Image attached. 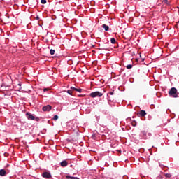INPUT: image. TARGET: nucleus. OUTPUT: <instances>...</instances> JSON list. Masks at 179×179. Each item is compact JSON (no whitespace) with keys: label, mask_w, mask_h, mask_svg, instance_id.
I'll use <instances>...</instances> for the list:
<instances>
[{"label":"nucleus","mask_w":179,"mask_h":179,"mask_svg":"<svg viewBox=\"0 0 179 179\" xmlns=\"http://www.w3.org/2000/svg\"><path fill=\"white\" fill-rule=\"evenodd\" d=\"M82 89L80 88H76V92H78V93H82Z\"/></svg>","instance_id":"obj_20"},{"label":"nucleus","mask_w":179,"mask_h":179,"mask_svg":"<svg viewBox=\"0 0 179 179\" xmlns=\"http://www.w3.org/2000/svg\"><path fill=\"white\" fill-rule=\"evenodd\" d=\"M166 113L169 114V113H171V110H170V109H167Z\"/></svg>","instance_id":"obj_30"},{"label":"nucleus","mask_w":179,"mask_h":179,"mask_svg":"<svg viewBox=\"0 0 179 179\" xmlns=\"http://www.w3.org/2000/svg\"><path fill=\"white\" fill-rule=\"evenodd\" d=\"M165 177H166V178H170V177H171V174H170V173H166V174H165Z\"/></svg>","instance_id":"obj_19"},{"label":"nucleus","mask_w":179,"mask_h":179,"mask_svg":"<svg viewBox=\"0 0 179 179\" xmlns=\"http://www.w3.org/2000/svg\"><path fill=\"white\" fill-rule=\"evenodd\" d=\"M36 20H40V17H39L38 15H36Z\"/></svg>","instance_id":"obj_27"},{"label":"nucleus","mask_w":179,"mask_h":179,"mask_svg":"<svg viewBox=\"0 0 179 179\" xmlns=\"http://www.w3.org/2000/svg\"><path fill=\"white\" fill-rule=\"evenodd\" d=\"M42 177L43 178H47V179H50L51 178L52 176L51 175V173L50 171H44L43 173H42Z\"/></svg>","instance_id":"obj_3"},{"label":"nucleus","mask_w":179,"mask_h":179,"mask_svg":"<svg viewBox=\"0 0 179 179\" xmlns=\"http://www.w3.org/2000/svg\"><path fill=\"white\" fill-rule=\"evenodd\" d=\"M25 115L27 120H31V121H34V120H36L34 115L31 114L30 112H27Z\"/></svg>","instance_id":"obj_4"},{"label":"nucleus","mask_w":179,"mask_h":179,"mask_svg":"<svg viewBox=\"0 0 179 179\" xmlns=\"http://www.w3.org/2000/svg\"><path fill=\"white\" fill-rule=\"evenodd\" d=\"M49 89L48 88H44L43 92H48Z\"/></svg>","instance_id":"obj_28"},{"label":"nucleus","mask_w":179,"mask_h":179,"mask_svg":"<svg viewBox=\"0 0 179 179\" xmlns=\"http://www.w3.org/2000/svg\"><path fill=\"white\" fill-rule=\"evenodd\" d=\"M66 178H67V179H80V178H78V177L71 176H69V175L66 176Z\"/></svg>","instance_id":"obj_11"},{"label":"nucleus","mask_w":179,"mask_h":179,"mask_svg":"<svg viewBox=\"0 0 179 179\" xmlns=\"http://www.w3.org/2000/svg\"><path fill=\"white\" fill-rule=\"evenodd\" d=\"M105 44H108V41H107V43H105Z\"/></svg>","instance_id":"obj_37"},{"label":"nucleus","mask_w":179,"mask_h":179,"mask_svg":"<svg viewBox=\"0 0 179 179\" xmlns=\"http://www.w3.org/2000/svg\"><path fill=\"white\" fill-rule=\"evenodd\" d=\"M70 90H71V92H76V87H70Z\"/></svg>","instance_id":"obj_17"},{"label":"nucleus","mask_w":179,"mask_h":179,"mask_svg":"<svg viewBox=\"0 0 179 179\" xmlns=\"http://www.w3.org/2000/svg\"><path fill=\"white\" fill-rule=\"evenodd\" d=\"M138 115H140V117H145V115H146V111L141 110H140Z\"/></svg>","instance_id":"obj_10"},{"label":"nucleus","mask_w":179,"mask_h":179,"mask_svg":"<svg viewBox=\"0 0 179 179\" xmlns=\"http://www.w3.org/2000/svg\"><path fill=\"white\" fill-rule=\"evenodd\" d=\"M38 26H40L41 27H43V25H41V24L38 23Z\"/></svg>","instance_id":"obj_35"},{"label":"nucleus","mask_w":179,"mask_h":179,"mask_svg":"<svg viewBox=\"0 0 179 179\" xmlns=\"http://www.w3.org/2000/svg\"><path fill=\"white\" fill-rule=\"evenodd\" d=\"M141 134L143 135V136H146V131H141Z\"/></svg>","instance_id":"obj_22"},{"label":"nucleus","mask_w":179,"mask_h":179,"mask_svg":"<svg viewBox=\"0 0 179 179\" xmlns=\"http://www.w3.org/2000/svg\"><path fill=\"white\" fill-rule=\"evenodd\" d=\"M47 34H48V31L47 32Z\"/></svg>","instance_id":"obj_44"},{"label":"nucleus","mask_w":179,"mask_h":179,"mask_svg":"<svg viewBox=\"0 0 179 179\" xmlns=\"http://www.w3.org/2000/svg\"><path fill=\"white\" fill-rule=\"evenodd\" d=\"M149 151H150V149H148Z\"/></svg>","instance_id":"obj_42"},{"label":"nucleus","mask_w":179,"mask_h":179,"mask_svg":"<svg viewBox=\"0 0 179 179\" xmlns=\"http://www.w3.org/2000/svg\"><path fill=\"white\" fill-rule=\"evenodd\" d=\"M109 94H110V96H113V95H114V91H110V92H109Z\"/></svg>","instance_id":"obj_24"},{"label":"nucleus","mask_w":179,"mask_h":179,"mask_svg":"<svg viewBox=\"0 0 179 179\" xmlns=\"http://www.w3.org/2000/svg\"><path fill=\"white\" fill-rule=\"evenodd\" d=\"M132 64H128L127 66H126V68H127V69H132Z\"/></svg>","instance_id":"obj_16"},{"label":"nucleus","mask_w":179,"mask_h":179,"mask_svg":"<svg viewBox=\"0 0 179 179\" xmlns=\"http://www.w3.org/2000/svg\"><path fill=\"white\" fill-rule=\"evenodd\" d=\"M94 136V134H92V137Z\"/></svg>","instance_id":"obj_41"},{"label":"nucleus","mask_w":179,"mask_h":179,"mask_svg":"<svg viewBox=\"0 0 179 179\" xmlns=\"http://www.w3.org/2000/svg\"><path fill=\"white\" fill-rule=\"evenodd\" d=\"M72 90H68L67 91H66V93H68V94H69L70 96H72Z\"/></svg>","instance_id":"obj_15"},{"label":"nucleus","mask_w":179,"mask_h":179,"mask_svg":"<svg viewBox=\"0 0 179 179\" xmlns=\"http://www.w3.org/2000/svg\"><path fill=\"white\" fill-rule=\"evenodd\" d=\"M110 43H111V44H115V43H117V41L115 40V38H112L110 39Z\"/></svg>","instance_id":"obj_12"},{"label":"nucleus","mask_w":179,"mask_h":179,"mask_svg":"<svg viewBox=\"0 0 179 179\" xmlns=\"http://www.w3.org/2000/svg\"><path fill=\"white\" fill-rule=\"evenodd\" d=\"M150 118H152V116L148 117V120H150Z\"/></svg>","instance_id":"obj_36"},{"label":"nucleus","mask_w":179,"mask_h":179,"mask_svg":"<svg viewBox=\"0 0 179 179\" xmlns=\"http://www.w3.org/2000/svg\"><path fill=\"white\" fill-rule=\"evenodd\" d=\"M169 94L170 97H173V99H177L178 97V92L177 88L173 87L169 91Z\"/></svg>","instance_id":"obj_1"},{"label":"nucleus","mask_w":179,"mask_h":179,"mask_svg":"<svg viewBox=\"0 0 179 179\" xmlns=\"http://www.w3.org/2000/svg\"><path fill=\"white\" fill-rule=\"evenodd\" d=\"M52 106L51 105H46L42 108L43 111H51Z\"/></svg>","instance_id":"obj_5"},{"label":"nucleus","mask_w":179,"mask_h":179,"mask_svg":"<svg viewBox=\"0 0 179 179\" xmlns=\"http://www.w3.org/2000/svg\"><path fill=\"white\" fill-rule=\"evenodd\" d=\"M58 118H59V117H58L57 115H55L53 117V120H54L55 121H57V120H58Z\"/></svg>","instance_id":"obj_21"},{"label":"nucleus","mask_w":179,"mask_h":179,"mask_svg":"<svg viewBox=\"0 0 179 179\" xmlns=\"http://www.w3.org/2000/svg\"><path fill=\"white\" fill-rule=\"evenodd\" d=\"M18 86H21V85H20V84H18Z\"/></svg>","instance_id":"obj_39"},{"label":"nucleus","mask_w":179,"mask_h":179,"mask_svg":"<svg viewBox=\"0 0 179 179\" xmlns=\"http://www.w3.org/2000/svg\"><path fill=\"white\" fill-rule=\"evenodd\" d=\"M101 27L104 29L105 31H108V30H110V27L106 24H102Z\"/></svg>","instance_id":"obj_9"},{"label":"nucleus","mask_w":179,"mask_h":179,"mask_svg":"<svg viewBox=\"0 0 179 179\" xmlns=\"http://www.w3.org/2000/svg\"><path fill=\"white\" fill-rule=\"evenodd\" d=\"M95 117H96V120H99V116H97V115H96Z\"/></svg>","instance_id":"obj_34"},{"label":"nucleus","mask_w":179,"mask_h":179,"mask_svg":"<svg viewBox=\"0 0 179 179\" xmlns=\"http://www.w3.org/2000/svg\"><path fill=\"white\" fill-rule=\"evenodd\" d=\"M151 108L152 109L155 108V105H151Z\"/></svg>","instance_id":"obj_32"},{"label":"nucleus","mask_w":179,"mask_h":179,"mask_svg":"<svg viewBox=\"0 0 179 179\" xmlns=\"http://www.w3.org/2000/svg\"><path fill=\"white\" fill-rule=\"evenodd\" d=\"M110 101H111V99L108 100V103L109 104V106H111V103H110Z\"/></svg>","instance_id":"obj_29"},{"label":"nucleus","mask_w":179,"mask_h":179,"mask_svg":"<svg viewBox=\"0 0 179 179\" xmlns=\"http://www.w3.org/2000/svg\"><path fill=\"white\" fill-rule=\"evenodd\" d=\"M171 118H176V114L173 113L171 115Z\"/></svg>","instance_id":"obj_25"},{"label":"nucleus","mask_w":179,"mask_h":179,"mask_svg":"<svg viewBox=\"0 0 179 179\" xmlns=\"http://www.w3.org/2000/svg\"><path fill=\"white\" fill-rule=\"evenodd\" d=\"M50 55H54V54H55V50L50 49Z\"/></svg>","instance_id":"obj_13"},{"label":"nucleus","mask_w":179,"mask_h":179,"mask_svg":"<svg viewBox=\"0 0 179 179\" xmlns=\"http://www.w3.org/2000/svg\"><path fill=\"white\" fill-rule=\"evenodd\" d=\"M129 82H130L131 83H134V78H130Z\"/></svg>","instance_id":"obj_23"},{"label":"nucleus","mask_w":179,"mask_h":179,"mask_svg":"<svg viewBox=\"0 0 179 179\" xmlns=\"http://www.w3.org/2000/svg\"><path fill=\"white\" fill-rule=\"evenodd\" d=\"M41 3L45 5V3H47V0H41Z\"/></svg>","instance_id":"obj_18"},{"label":"nucleus","mask_w":179,"mask_h":179,"mask_svg":"<svg viewBox=\"0 0 179 179\" xmlns=\"http://www.w3.org/2000/svg\"><path fill=\"white\" fill-rule=\"evenodd\" d=\"M90 97H92V99H94L95 97H101L103 96V93L96 91L91 92L90 94Z\"/></svg>","instance_id":"obj_2"},{"label":"nucleus","mask_w":179,"mask_h":179,"mask_svg":"<svg viewBox=\"0 0 179 179\" xmlns=\"http://www.w3.org/2000/svg\"><path fill=\"white\" fill-rule=\"evenodd\" d=\"M126 121H131V125L132 127H136L137 123H136V120H132V119H131V117H128Z\"/></svg>","instance_id":"obj_6"},{"label":"nucleus","mask_w":179,"mask_h":179,"mask_svg":"<svg viewBox=\"0 0 179 179\" xmlns=\"http://www.w3.org/2000/svg\"><path fill=\"white\" fill-rule=\"evenodd\" d=\"M157 150V148H155V151Z\"/></svg>","instance_id":"obj_40"},{"label":"nucleus","mask_w":179,"mask_h":179,"mask_svg":"<svg viewBox=\"0 0 179 179\" xmlns=\"http://www.w3.org/2000/svg\"><path fill=\"white\" fill-rule=\"evenodd\" d=\"M62 167H66L68 166V162L66 160H63L59 163Z\"/></svg>","instance_id":"obj_7"},{"label":"nucleus","mask_w":179,"mask_h":179,"mask_svg":"<svg viewBox=\"0 0 179 179\" xmlns=\"http://www.w3.org/2000/svg\"><path fill=\"white\" fill-rule=\"evenodd\" d=\"M1 177H5L6 176V171L5 169H0Z\"/></svg>","instance_id":"obj_8"},{"label":"nucleus","mask_w":179,"mask_h":179,"mask_svg":"<svg viewBox=\"0 0 179 179\" xmlns=\"http://www.w3.org/2000/svg\"><path fill=\"white\" fill-rule=\"evenodd\" d=\"M139 152H140L141 153H142V152H145V149L141 148V149L139 150Z\"/></svg>","instance_id":"obj_26"},{"label":"nucleus","mask_w":179,"mask_h":179,"mask_svg":"<svg viewBox=\"0 0 179 179\" xmlns=\"http://www.w3.org/2000/svg\"><path fill=\"white\" fill-rule=\"evenodd\" d=\"M162 3H165L166 5H170V2H169V0H163Z\"/></svg>","instance_id":"obj_14"},{"label":"nucleus","mask_w":179,"mask_h":179,"mask_svg":"<svg viewBox=\"0 0 179 179\" xmlns=\"http://www.w3.org/2000/svg\"><path fill=\"white\" fill-rule=\"evenodd\" d=\"M99 50H107L106 48H99Z\"/></svg>","instance_id":"obj_31"},{"label":"nucleus","mask_w":179,"mask_h":179,"mask_svg":"<svg viewBox=\"0 0 179 179\" xmlns=\"http://www.w3.org/2000/svg\"><path fill=\"white\" fill-rule=\"evenodd\" d=\"M148 136H152V133H148Z\"/></svg>","instance_id":"obj_33"},{"label":"nucleus","mask_w":179,"mask_h":179,"mask_svg":"<svg viewBox=\"0 0 179 179\" xmlns=\"http://www.w3.org/2000/svg\"><path fill=\"white\" fill-rule=\"evenodd\" d=\"M150 155H152V152H150Z\"/></svg>","instance_id":"obj_43"},{"label":"nucleus","mask_w":179,"mask_h":179,"mask_svg":"<svg viewBox=\"0 0 179 179\" xmlns=\"http://www.w3.org/2000/svg\"><path fill=\"white\" fill-rule=\"evenodd\" d=\"M143 121H145V117L143 119H142Z\"/></svg>","instance_id":"obj_38"}]
</instances>
